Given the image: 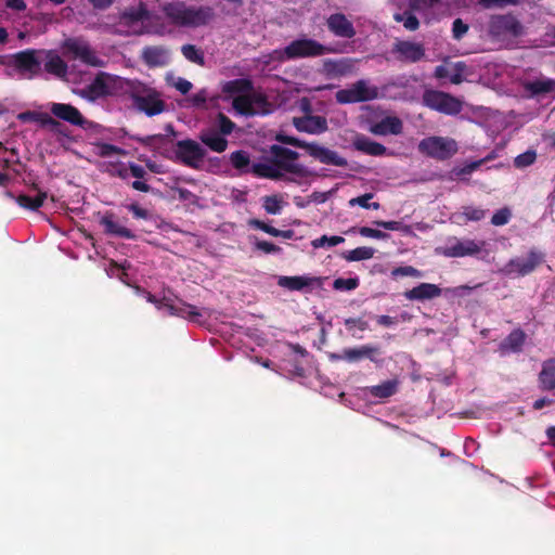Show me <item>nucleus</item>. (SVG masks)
Masks as SVG:
<instances>
[{"instance_id":"obj_1","label":"nucleus","mask_w":555,"mask_h":555,"mask_svg":"<svg viewBox=\"0 0 555 555\" xmlns=\"http://www.w3.org/2000/svg\"><path fill=\"white\" fill-rule=\"evenodd\" d=\"M270 156L266 162L254 163L250 173L257 178L298 182V179L312 175L308 167L298 163L299 153L288 147L273 144L269 150Z\"/></svg>"},{"instance_id":"obj_2","label":"nucleus","mask_w":555,"mask_h":555,"mask_svg":"<svg viewBox=\"0 0 555 555\" xmlns=\"http://www.w3.org/2000/svg\"><path fill=\"white\" fill-rule=\"evenodd\" d=\"M162 12L168 22L176 27L196 28L207 25L215 17L211 7L188 5L184 1L166 2L162 5Z\"/></svg>"},{"instance_id":"obj_3","label":"nucleus","mask_w":555,"mask_h":555,"mask_svg":"<svg viewBox=\"0 0 555 555\" xmlns=\"http://www.w3.org/2000/svg\"><path fill=\"white\" fill-rule=\"evenodd\" d=\"M275 140L282 144L306 150L310 156L318 159L322 164L334 165L338 167H346L348 165L346 158L339 156L335 151L321 146L318 143H309L296 137L284 133H278Z\"/></svg>"},{"instance_id":"obj_4","label":"nucleus","mask_w":555,"mask_h":555,"mask_svg":"<svg viewBox=\"0 0 555 555\" xmlns=\"http://www.w3.org/2000/svg\"><path fill=\"white\" fill-rule=\"evenodd\" d=\"M130 99L134 107L146 116L153 117L166 111L167 104L156 89L139 82L130 90Z\"/></svg>"},{"instance_id":"obj_5","label":"nucleus","mask_w":555,"mask_h":555,"mask_svg":"<svg viewBox=\"0 0 555 555\" xmlns=\"http://www.w3.org/2000/svg\"><path fill=\"white\" fill-rule=\"evenodd\" d=\"M332 52L331 49L314 39L301 38L293 40L280 53V60L289 61L304 57L321 56Z\"/></svg>"},{"instance_id":"obj_6","label":"nucleus","mask_w":555,"mask_h":555,"mask_svg":"<svg viewBox=\"0 0 555 555\" xmlns=\"http://www.w3.org/2000/svg\"><path fill=\"white\" fill-rule=\"evenodd\" d=\"M488 33L492 38H518L525 34V27L513 14H498L490 17Z\"/></svg>"},{"instance_id":"obj_7","label":"nucleus","mask_w":555,"mask_h":555,"mask_svg":"<svg viewBox=\"0 0 555 555\" xmlns=\"http://www.w3.org/2000/svg\"><path fill=\"white\" fill-rule=\"evenodd\" d=\"M418 151L431 158L447 160L459 151L457 142L448 137H428L418 143Z\"/></svg>"},{"instance_id":"obj_8","label":"nucleus","mask_w":555,"mask_h":555,"mask_svg":"<svg viewBox=\"0 0 555 555\" xmlns=\"http://www.w3.org/2000/svg\"><path fill=\"white\" fill-rule=\"evenodd\" d=\"M424 106L444 115H457L463 106L462 102L450 93L427 89L422 96Z\"/></svg>"},{"instance_id":"obj_9","label":"nucleus","mask_w":555,"mask_h":555,"mask_svg":"<svg viewBox=\"0 0 555 555\" xmlns=\"http://www.w3.org/2000/svg\"><path fill=\"white\" fill-rule=\"evenodd\" d=\"M41 51L26 49L12 55L11 66L23 79H34L41 74Z\"/></svg>"},{"instance_id":"obj_10","label":"nucleus","mask_w":555,"mask_h":555,"mask_svg":"<svg viewBox=\"0 0 555 555\" xmlns=\"http://www.w3.org/2000/svg\"><path fill=\"white\" fill-rule=\"evenodd\" d=\"M378 96V88L366 80H358L347 89L336 92L335 99L339 104L359 103L374 100Z\"/></svg>"},{"instance_id":"obj_11","label":"nucleus","mask_w":555,"mask_h":555,"mask_svg":"<svg viewBox=\"0 0 555 555\" xmlns=\"http://www.w3.org/2000/svg\"><path fill=\"white\" fill-rule=\"evenodd\" d=\"M545 261V254L537 248H531L526 258H512L504 267L506 274L516 273L518 276H526L532 273Z\"/></svg>"},{"instance_id":"obj_12","label":"nucleus","mask_w":555,"mask_h":555,"mask_svg":"<svg viewBox=\"0 0 555 555\" xmlns=\"http://www.w3.org/2000/svg\"><path fill=\"white\" fill-rule=\"evenodd\" d=\"M176 160L193 169L199 168V163L206 155L205 149L192 139L180 140L176 144Z\"/></svg>"},{"instance_id":"obj_13","label":"nucleus","mask_w":555,"mask_h":555,"mask_svg":"<svg viewBox=\"0 0 555 555\" xmlns=\"http://www.w3.org/2000/svg\"><path fill=\"white\" fill-rule=\"evenodd\" d=\"M116 78L108 73L99 72L94 79L85 88L79 90V95L90 102H95L113 94L112 83Z\"/></svg>"},{"instance_id":"obj_14","label":"nucleus","mask_w":555,"mask_h":555,"mask_svg":"<svg viewBox=\"0 0 555 555\" xmlns=\"http://www.w3.org/2000/svg\"><path fill=\"white\" fill-rule=\"evenodd\" d=\"M391 53L399 62L417 63L425 57V47L420 42L398 40L393 43Z\"/></svg>"},{"instance_id":"obj_15","label":"nucleus","mask_w":555,"mask_h":555,"mask_svg":"<svg viewBox=\"0 0 555 555\" xmlns=\"http://www.w3.org/2000/svg\"><path fill=\"white\" fill-rule=\"evenodd\" d=\"M65 48L76 59H79L87 65L93 67H103L105 65V62L96 55L95 51L90 47L88 42L77 39H68L65 42Z\"/></svg>"},{"instance_id":"obj_16","label":"nucleus","mask_w":555,"mask_h":555,"mask_svg":"<svg viewBox=\"0 0 555 555\" xmlns=\"http://www.w3.org/2000/svg\"><path fill=\"white\" fill-rule=\"evenodd\" d=\"M50 112L54 117L73 126H78L82 129H88L90 126V121L86 119L80 111L72 104L52 103Z\"/></svg>"},{"instance_id":"obj_17","label":"nucleus","mask_w":555,"mask_h":555,"mask_svg":"<svg viewBox=\"0 0 555 555\" xmlns=\"http://www.w3.org/2000/svg\"><path fill=\"white\" fill-rule=\"evenodd\" d=\"M328 30L336 37L351 39L356 36L353 24L343 13L331 14L326 18Z\"/></svg>"},{"instance_id":"obj_18","label":"nucleus","mask_w":555,"mask_h":555,"mask_svg":"<svg viewBox=\"0 0 555 555\" xmlns=\"http://www.w3.org/2000/svg\"><path fill=\"white\" fill-rule=\"evenodd\" d=\"M483 245L485 242L474 240L456 241L455 244L444 247L442 255L450 258L474 256L481 251Z\"/></svg>"},{"instance_id":"obj_19","label":"nucleus","mask_w":555,"mask_h":555,"mask_svg":"<svg viewBox=\"0 0 555 555\" xmlns=\"http://www.w3.org/2000/svg\"><path fill=\"white\" fill-rule=\"evenodd\" d=\"M293 124L298 131L307 132L310 134L323 133L328 128L326 118L319 115L295 117Z\"/></svg>"},{"instance_id":"obj_20","label":"nucleus","mask_w":555,"mask_h":555,"mask_svg":"<svg viewBox=\"0 0 555 555\" xmlns=\"http://www.w3.org/2000/svg\"><path fill=\"white\" fill-rule=\"evenodd\" d=\"M141 59L150 68L163 67L169 63V51L162 46H147L143 48Z\"/></svg>"},{"instance_id":"obj_21","label":"nucleus","mask_w":555,"mask_h":555,"mask_svg":"<svg viewBox=\"0 0 555 555\" xmlns=\"http://www.w3.org/2000/svg\"><path fill=\"white\" fill-rule=\"evenodd\" d=\"M441 288L431 283H421L417 286L408 289L403 293V296L411 301H425L441 296Z\"/></svg>"},{"instance_id":"obj_22","label":"nucleus","mask_w":555,"mask_h":555,"mask_svg":"<svg viewBox=\"0 0 555 555\" xmlns=\"http://www.w3.org/2000/svg\"><path fill=\"white\" fill-rule=\"evenodd\" d=\"M100 224L104 228V232L107 235L127 240L135 238V234L130 229L119 224L115 220V215L113 212H105L100 219Z\"/></svg>"},{"instance_id":"obj_23","label":"nucleus","mask_w":555,"mask_h":555,"mask_svg":"<svg viewBox=\"0 0 555 555\" xmlns=\"http://www.w3.org/2000/svg\"><path fill=\"white\" fill-rule=\"evenodd\" d=\"M380 354V348L374 345H362L360 347L354 348H345V361L353 363L359 362L362 359L366 358L374 363H377L379 360L377 356Z\"/></svg>"},{"instance_id":"obj_24","label":"nucleus","mask_w":555,"mask_h":555,"mask_svg":"<svg viewBox=\"0 0 555 555\" xmlns=\"http://www.w3.org/2000/svg\"><path fill=\"white\" fill-rule=\"evenodd\" d=\"M526 338V333L521 328L517 327L500 343L499 350L502 354L509 352L518 353L522 350Z\"/></svg>"},{"instance_id":"obj_25","label":"nucleus","mask_w":555,"mask_h":555,"mask_svg":"<svg viewBox=\"0 0 555 555\" xmlns=\"http://www.w3.org/2000/svg\"><path fill=\"white\" fill-rule=\"evenodd\" d=\"M199 140L207 147L217 153H222L228 147V140L214 127L203 129L199 132Z\"/></svg>"},{"instance_id":"obj_26","label":"nucleus","mask_w":555,"mask_h":555,"mask_svg":"<svg viewBox=\"0 0 555 555\" xmlns=\"http://www.w3.org/2000/svg\"><path fill=\"white\" fill-rule=\"evenodd\" d=\"M5 195L14 199L22 208L36 211L43 206L44 201L48 197V193L38 190L35 196L28 194H20L15 196L11 191H7Z\"/></svg>"},{"instance_id":"obj_27","label":"nucleus","mask_w":555,"mask_h":555,"mask_svg":"<svg viewBox=\"0 0 555 555\" xmlns=\"http://www.w3.org/2000/svg\"><path fill=\"white\" fill-rule=\"evenodd\" d=\"M150 20V12L144 3H140L137 8H127L119 16V24L131 27L139 22Z\"/></svg>"},{"instance_id":"obj_28","label":"nucleus","mask_w":555,"mask_h":555,"mask_svg":"<svg viewBox=\"0 0 555 555\" xmlns=\"http://www.w3.org/2000/svg\"><path fill=\"white\" fill-rule=\"evenodd\" d=\"M538 380L541 390L555 391V359L543 362Z\"/></svg>"},{"instance_id":"obj_29","label":"nucleus","mask_w":555,"mask_h":555,"mask_svg":"<svg viewBox=\"0 0 555 555\" xmlns=\"http://www.w3.org/2000/svg\"><path fill=\"white\" fill-rule=\"evenodd\" d=\"M315 282H320L318 278H310L306 275L296 276H280L278 285L288 291H304L306 287L312 285Z\"/></svg>"},{"instance_id":"obj_30","label":"nucleus","mask_w":555,"mask_h":555,"mask_svg":"<svg viewBox=\"0 0 555 555\" xmlns=\"http://www.w3.org/2000/svg\"><path fill=\"white\" fill-rule=\"evenodd\" d=\"M403 125L398 117H385L378 124L373 126L372 132L378 135L386 134H400L402 132Z\"/></svg>"},{"instance_id":"obj_31","label":"nucleus","mask_w":555,"mask_h":555,"mask_svg":"<svg viewBox=\"0 0 555 555\" xmlns=\"http://www.w3.org/2000/svg\"><path fill=\"white\" fill-rule=\"evenodd\" d=\"M353 146L357 151L372 156H383L387 151L383 144L363 135L353 141Z\"/></svg>"},{"instance_id":"obj_32","label":"nucleus","mask_w":555,"mask_h":555,"mask_svg":"<svg viewBox=\"0 0 555 555\" xmlns=\"http://www.w3.org/2000/svg\"><path fill=\"white\" fill-rule=\"evenodd\" d=\"M398 380L388 379L379 385L367 387V392L378 399H388L398 391Z\"/></svg>"},{"instance_id":"obj_33","label":"nucleus","mask_w":555,"mask_h":555,"mask_svg":"<svg viewBox=\"0 0 555 555\" xmlns=\"http://www.w3.org/2000/svg\"><path fill=\"white\" fill-rule=\"evenodd\" d=\"M48 60L44 63V70L57 77H64L67 73V64L60 55L49 51L47 53Z\"/></svg>"},{"instance_id":"obj_34","label":"nucleus","mask_w":555,"mask_h":555,"mask_svg":"<svg viewBox=\"0 0 555 555\" xmlns=\"http://www.w3.org/2000/svg\"><path fill=\"white\" fill-rule=\"evenodd\" d=\"M254 90V83L249 78H237L227 81L222 91L228 94L249 93Z\"/></svg>"},{"instance_id":"obj_35","label":"nucleus","mask_w":555,"mask_h":555,"mask_svg":"<svg viewBox=\"0 0 555 555\" xmlns=\"http://www.w3.org/2000/svg\"><path fill=\"white\" fill-rule=\"evenodd\" d=\"M525 90L532 95H540L555 90V80L550 78L537 79L525 83Z\"/></svg>"},{"instance_id":"obj_36","label":"nucleus","mask_w":555,"mask_h":555,"mask_svg":"<svg viewBox=\"0 0 555 555\" xmlns=\"http://www.w3.org/2000/svg\"><path fill=\"white\" fill-rule=\"evenodd\" d=\"M129 170H130V176L138 179L132 182L131 188L135 191H140V192H144V193L150 192L152 188L146 182L141 181V179H145V177H146L145 169L142 166L130 162Z\"/></svg>"},{"instance_id":"obj_37","label":"nucleus","mask_w":555,"mask_h":555,"mask_svg":"<svg viewBox=\"0 0 555 555\" xmlns=\"http://www.w3.org/2000/svg\"><path fill=\"white\" fill-rule=\"evenodd\" d=\"M399 10V12H396L393 14V20L398 23H402L406 30H416L420 27V22L417 17L414 15L415 11H410L405 8Z\"/></svg>"},{"instance_id":"obj_38","label":"nucleus","mask_w":555,"mask_h":555,"mask_svg":"<svg viewBox=\"0 0 555 555\" xmlns=\"http://www.w3.org/2000/svg\"><path fill=\"white\" fill-rule=\"evenodd\" d=\"M233 108L244 116H255L259 111L253 106V101L249 95H238L233 99Z\"/></svg>"},{"instance_id":"obj_39","label":"nucleus","mask_w":555,"mask_h":555,"mask_svg":"<svg viewBox=\"0 0 555 555\" xmlns=\"http://www.w3.org/2000/svg\"><path fill=\"white\" fill-rule=\"evenodd\" d=\"M230 162L232 166L242 171V172H250V158L247 152L245 151H235L230 155Z\"/></svg>"},{"instance_id":"obj_40","label":"nucleus","mask_w":555,"mask_h":555,"mask_svg":"<svg viewBox=\"0 0 555 555\" xmlns=\"http://www.w3.org/2000/svg\"><path fill=\"white\" fill-rule=\"evenodd\" d=\"M325 67L328 73L343 76L350 72L352 64L349 59H343L338 61H327Z\"/></svg>"},{"instance_id":"obj_41","label":"nucleus","mask_w":555,"mask_h":555,"mask_svg":"<svg viewBox=\"0 0 555 555\" xmlns=\"http://www.w3.org/2000/svg\"><path fill=\"white\" fill-rule=\"evenodd\" d=\"M181 52L188 61L195 63L197 65H201V66H203L205 64L204 53L199 49H197L194 44L188 43V44L182 46Z\"/></svg>"},{"instance_id":"obj_42","label":"nucleus","mask_w":555,"mask_h":555,"mask_svg":"<svg viewBox=\"0 0 555 555\" xmlns=\"http://www.w3.org/2000/svg\"><path fill=\"white\" fill-rule=\"evenodd\" d=\"M374 253H375L374 248L367 247V246H362V247H357V248H354L352 250H349L344 256V258L347 261L367 260V259H371L374 256Z\"/></svg>"},{"instance_id":"obj_43","label":"nucleus","mask_w":555,"mask_h":555,"mask_svg":"<svg viewBox=\"0 0 555 555\" xmlns=\"http://www.w3.org/2000/svg\"><path fill=\"white\" fill-rule=\"evenodd\" d=\"M373 196H374L373 193H365L361 196L351 198L349 201V206L353 207L357 205L364 209H374V210L379 209V207H380L379 203H377V202L370 203V199H372Z\"/></svg>"},{"instance_id":"obj_44","label":"nucleus","mask_w":555,"mask_h":555,"mask_svg":"<svg viewBox=\"0 0 555 555\" xmlns=\"http://www.w3.org/2000/svg\"><path fill=\"white\" fill-rule=\"evenodd\" d=\"M345 242V238L343 236H338V235H333V236H327V235H323L319 238H315L311 242V245L313 246V248H322V247H333V246H337L341 243Z\"/></svg>"},{"instance_id":"obj_45","label":"nucleus","mask_w":555,"mask_h":555,"mask_svg":"<svg viewBox=\"0 0 555 555\" xmlns=\"http://www.w3.org/2000/svg\"><path fill=\"white\" fill-rule=\"evenodd\" d=\"M263 208L270 215H279L282 210V198L279 195L264 196Z\"/></svg>"},{"instance_id":"obj_46","label":"nucleus","mask_w":555,"mask_h":555,"mask_svg":"<svg viewBox=\"0 0 555 555\" xmlns=\"http://www.w3.org/2000/svg\"><path fill=\"white\" fill-rule=\"evenodd\" d=\"M535 159L537 152L534 150H528L515 157L514 166L519 169L526 168L534 164Z\"/></svg>"},{"instance_id":"obj_47","label":"nucleus","mask_w":555,"mask_h":555,"mask_svg":"<svg viewBox=\"0 0 555 555\" xmlns=\"http://www.w3.org/2000/svg\"><path fill=\"white\" fill-rule=\"evenodd\" d=\"M217 124L218 128L217 131L221 133L222 135H229L233 132L236 125L223 113H218L217 115Z\"/></svg>"},{"instance_id":"obj_48","label":"nucleus","mask_w":555,"mask_h":555,"mask_svg":"<svg viewBox=\"0 0 555 555\" xmlns=\"http://www.w3.org/2000/svg\"><path fill=\"white\" fill-rule=\"evenodd\" d=\"M433 2V0H400L398 8H405L410 11H421L431 7Z\"/></svg>"},{"instance_id":"obj_49","label":"nucleus","mask_w":555,"mask_h":555,"mask_svg":"<svg viewBox=\"0 0 555 555\" xmlns=\"http://www.w3.org/2000/svg\"><path fill=\"white\" fill-rule=\"evenodd\" d=\"M520 1L521 0H477L478 4L486 10L517 5Z\"/></svg>"},{"instance_id":"obj_50","label":"nucleus","mask_w":555,"mask_h":555,"mask_svg":"<svg viewBox=\"0 0 555 555\" xmlns=\"http://www.w3.org/2000/svg\"><path fill=\"white\" fill-rule=\"evenodd\" d=\"M359 286L358 278H338L334 280L333 288L335 291H353Z\"/></svg>"},{"instance_id":"obj_51","label":"nucleus","mask_w":555,"mask_h":555,"mask_svg":"<svg viewBox=\"0 0 555 555\" xmlns=\"http://www.w3.org/2000/svg\"><path fill=\"white\" fill-rule=\"evenodd\" d=\"M462 215L465 221H480L486 217V210L474 206H464Z\"/></svg>"},{"instance_id":"obj_52","label":"nucleus","mask_w":555,"mask_h":555,"mask_svg":"<svg viewBox=\"0 0 555 555\" xmlns=\"http://www.w3.org/2000/svg\"><path fill=\"white\" fill-rule=\"evenodd\" d=\"M99 147V156L101 157H111L113 155H126V151L117 145L111 143H100Z\"/></svg>"},{"instance_id":"obj_53","label":"nucleus","mask_w":555,"mask_h":555,"mask_svg":"<svg viewBox=\"0 0 555 555\" xmlns=\"http://www.w3.org/2000/svg\"><path fill=\"white\" fill-rule=\"evenodd\" d=\"M512 218V211L508 207H503L493 214L491 223L495 227H502L509 222Z\"/></svg>"},{"instance_id":"obj_54","label":"nucleus","mask_w":555,"mask_h":555,"mask_svg":"<svg viewBox=\"0 0 555 555\" xmlns=\"http://www.w3.org/2000/svg\"><path fill=\"white\" fill-rule=\"evenodd\" d=\"M392 278L398 276H412V278H422L423 273L418 269L412 267V266H401L392 269L391 271Z\"/></svg>"},{"instance_id":"obj_55","label":"nucleus","mask_w":555,"mask_h":555,"mask_svg":"<svg viewBox=\"0 0 555 555\" xmlns=\"http://www.w3.org/2000/svg\"><path fill=\"white\" fill-rule=\"evenodd\" d=\"M253 101V106L256 107L259 113H269L270 103L264 94L254 93L249 95Z\"/></svg>"},{"instance_id":"obj_56","label":"nucleus","mask_w":555,"mask_h":555,"mask_svg":"<svg viewBox=\"0 0 555 555\" xmlns=\"http://www.w3.org/2000/svg\"><path fill=\"white\" fill-rule=\"evenodd\" d=\"M344 324L349 332H352L354 328L364 332L370 327L367 321L363 320L362 318L345 319Z\"/></svg>"},{"instance_id":"obj_57","label":"nucleus","mask_w":555,"mask_h":555,"mask_svg":"<svg viewBox=\"0 0 555 555\" xmlns=\"http://www.w3.org/2000/svg\"><path fill=\"white\" fill-rule=\"evenodd\" d=\"M465 69H466L465 63H463V62L455 63L453 72L452 73L450 72V78H449L450 81L453 85L462 83L463 80H464V72H465Z\"/></svg>"},{"instance_id":"obj_58","label":"nucleus","mask_w":555,"mask_h":555,"mask_svg":"<svg viewBox=\"0 0 555 555\" xmlns=\"http://www.w3.org/2000/svg\"><path fill=\"white\" fill-rule=\"evenodd\" d=\"M493 155L490 154L488 155L487 157L482 158V159H479V160H475V162H470L466 165H464L461 169H460V175H470L473 173L475 170H477L478 168H480V166L482 164H485L486 162L488 160H491L493 159Z\"/></svg>"},{"instance_id":"obj_59","label":"nucleus","mask_w":555,"mask_h":555,"mask_svg":"<svg viewBox=\"0 0 555 555\" xmlns=\"http://www.w3.org/2000/svg\"><path fill=\"white\" fill-rule=\"evenodd\" d=\"M359 233H360V235H362L364 237H371V238H376V240H386L389 237V234H387L386 232H383L377 229H372L369 227H361L359 229Z\"/></svg>"},{"instance_id":"obj_60","label":"nucleus","mask_w":555,"mask_h":555,"mask_svg":"<svg viewBox=\"0 0 555 555\" xmlns=\"http://www.w3.org/2000/svg\"><path fill=\"white\" fill-rule=\"evenodd\" d=\"M255 248L257 250L263 251L264 254H276L281 253L282 250L280 246L268 241H256Z\"/></svg>"},{"instance_id":"obj_61","label":"nucleus","mask_w":555,"mask_h":555,"mask_svg":"<svg viewBox=\"0 0 555 555\" xmlns=\"http://www.w3.org/2000/svg\"><path fill=\"white\" fill-rule=\"evenodd\" d=\"M180 315L182 318H190L194 320L197 317H202V313L197 310V308L193 305L182 302L181 306H179Z\"/></svg>"},{"instance_id":"obj_62","label":"nucleus","mask_w":555,"mask_h":555,"mask_svg":"<svg viewBox=\"0 0 555 555\" xmlns=\"http://www.w3.org/2000/svg\"><path fill=\"white\" fill-rule=\"evenodd\" d=\"M127 209L132 214L133 218L135 219H144L147 220L151 218V212L137 203H132L127 206Z\"/></svg>"},{"instance_id":"obj_63","label":"nucleus","mask_w":555,"mask_h":555,"mask_svg":"<svg viewBox=\"0 0 555 555\" xmlns=\"http://www.w3.org/2000/svg\"><path fill=\"white\" fill-rule=\"evenodd\" d=\"M468 31V25L461 18H456L452 25V33L455 39H461Z\"/></svg>"},{"instance_id":"obj_64","label":"nucleus","mask_w":555,"mask_h":555,"mask_svg":"<svg viewBox=\"0 0 555 555\" xmlns=\"http://www.w3.org/2000/svg\"><path fill=\"white\" fill-rule=\"evenodd\" d=\"M173 191L178 194V199L180 201L190 202L192 204L197 202V196L188 189L175 188Z\"/></svg>"}]
</instances>
